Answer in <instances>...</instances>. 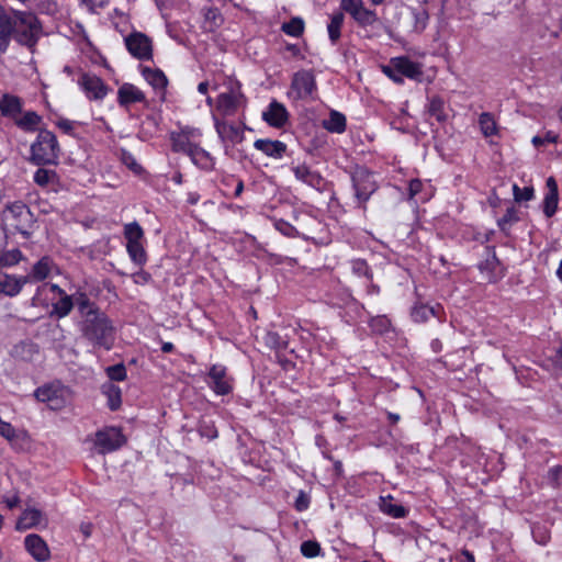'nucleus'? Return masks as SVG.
<instances>
[{
    "mask_svg": "<svg viewBox=\"0 0 562 562\" xmlns=\"http://www.w3.org/2000/svg\"><path fill=\"white\" fill-rule=\"evenodd\" d=\"M81 336L93 347L110 350L115 340V328L108 315L86 293L76 296Z\"/></svg>",
    "mask_w": 562,
    "mask_h": 562,
    "instance_id": "f257e3e1",
    "label": "nucleus"
},
{
    "mask_svg": "<svg viewBox=\"0 0 562 562\" xmlns=\"http://www.w3.org/2000/svg\"><path fill=\"white\" fill-rule=\"evenodd\" d=\"M24 101L19 95L2 93L0 95V113L10 119L14 125L25 132L35 133L42 124L43 117L35 111H23Z\"/></svg>",
    "mask_w": 562,
    "mask_h": 562,
    "instance_id": "f03ea898",
    "label": "nucleus"
},
{
    "mask_svg": "<svg viewBox=\"0 0 562 562\" xmlns=\"http://www.w3.org/2000/svg\"><path fill=\"white\" fill-rule=\"evenodd\" d=\"M36 132L37 136L30 148V162L35 166L57 165L60 147L56 135L40 127Z\"/></svg>",
    "mask_w": 562,
    "mask_h": 562,
    "instance_id": "7ed1b4c3",
    "label": "nucleus"
},
{
    "mask_svg": "<svg viewBox=\"0 0 562 562\" xmlns=\"http://www.w3.org/2000/svg\"><path fill=\"white\" fill-rule=\"evenodd\" d=\"M1 220L9 231L20 233L24 237H29L35 224L33 213L26 204L22 202H13L8 204L2 211Z\"/></svg>",
    "mask_w": 562,
    "mask_h": 562,
    "instance_id": "20e7f679",
    "label": "nucleus"
},
{
    "mask_svg": "<svg viewBox=\"0 0 562 562\" xmlns=\"http://www.w3.org/2000/svg\"><path fill=\"white\" fill-rule=\"evenodd\" d=\"M14 25L12 36L22 45L32 47L36 44L41 34V24L31 12L14 11Z\"/></svg>",
    "mask_w": 562,
    "mask_h": 562,
    "instance_id": "39448f33",
    "label": "nucleus"
},
{
    "mask_svg": "<svg viewBox=\"0 0 562 562\" xmlns=\"http://www.w3.org/2000/svg\"><path fill=\"white\" fill-rule=\"evenodd\" d=\"M35 397L46 403L53 411H59L66 407L72 398L71 390L60 383H50L38 387L35 391Z\"/></svg>",
    "mask_w": 562,
    "mask_h": 562,
    "instance_id": "423d86ee",
    "label": "nucleus"
},
{
    "mask_svg": "<svg viewBox=\"0 0 562 562\" xmlns=\"http://www.w3.org/2000/svg\"><path fill=\"white\" fill-rule=\"evenodd\" d=\"M340 9L348 13L360 27L372 26L379 21L374 10L368 9L363 0H340Z\"/></svg>",
    "mask_w": 562,
    "mask_h": 562,
    "instance_id": "0eeeda50",
    "label": "nucleus"
},
{
    "mask_svg": "<svg viewBox=\"0 0 562 562\" xmlns=\"http://www.w3.org/2000/svg\"><path fill=\"white\" fill-rule=\"evenodd\" d=\"M351 181L355 189V196L359 205L366 203L376 190L372 173L364 167L358 166L352 170Z\"/></svg>",
    "mask_w": 562,
    "mask_h": 562,
    "instance_id": "6e6552de",
    "label": "nucleus"
},
{
    "mask_svg": "<svg viewBox=\"0 0 562 562\" xmlns=\"http://www.w3.org/2000/svg\"><path fill=\"white\" fill-rule=\"evenodd\" d=\"M125 443V437L120 429L106 427L95 432L94 447L101 454L120 449Z\"/></svg>",
    "mask_w": 562,
    "mask_h": 562,
    "instance_id": "1a4fd4ad",
    "label": "nucleus"
},
{
    "mask_svg": "<svg viewBox=\"0 0 562 562\" xmlns=\"http://www.w3.org/2000/svg\"><path fill=\"white\" fill-rule=\"evenodd\" d=\"M315 90L316 80L313 71L303 69L293 75L289 94L295 100L307 99Z\"/></svg>",
    "mask_w": 562,
    "mask_h": 562,
    "instance_id": "9d476101",
    "label": "nucleus"
},
{
    "mask_svg": "<svg viewBox=\"0 0 562 562\" xmlns=\"http://www.w3.org/2000/svg\"><path fill=\"white\" fill-rule=\"evenodd\" d=\"M245 104L246 98L239 87H232L228 91L222 92L216 100V109L224 116L234 115Z\"/></svg>",
    "mask_w": 562,
    "mask_h": 562,
    "instance_id": "9b49d317",
    "label": "nucleus"
},
{
    "mask_svg": "<svg viewBox=\"0 0 562 562\" xmlns=\"http://www.w3.org/2000/svg\"><path fill=\"white\" fill-rule=\"evenodd\" d=\"M125 46L128 53L139 59V60H149L153 57V46L150 38L140 33L134 32L125 37Z\"/></svg>",
    "mask_w": 562,
    "mask_h": 562,
    "instance_id": "f8f14e48",
    "label": "nucleus"
},
{
    "mask_svg": "<svg viewBox=\"0 0 562 562\" xmlns=\"http://www.w3.org/2000/svg\"><path fill=\"white\" fill-rule=\"evenodd\" d=\"M207 383L217 395H227L233 390L232 382L227 376L226 368L221 364H213L211 367Z\"/></svg>",
    "mask_w": 562,
    "mask_h": 562,
    "instance_id": "ddd939ff",
    "label": "nucleus"
},
{
    "mask_svg": "<svg viewBox=\"0 0 562 562\" xmlns=\"http://www.w3.org/2000/svg\"><path fill=\"white\" fill-rule=\"evenodd\" d=\"M78 83L90 100H102L108 93V87L103 80L95 75L82 74Z\"/></svg>",
    "mask_w": 562,
    "mask_h": 562,
    "instance_id": "4468645a",
    "label": "nucleus"
},
{
    "mask_svg": "<svg viewBox=\"0 0 562 562\" xmlns=\"http://www.w3.org/2000/svg\"><path fill=\"white\" fill-rule=\"evenodd\" d=\"M57 269L54 260L49 256H43L30 269L29 273L22 276L26 283L41 282L50 277L52 272Z\"/></svg>",
    "mask_w": 562,
    "mask_h": 562,
    "instance_id": "2eb2a0df",
    "label": "nucleus"
},
{
    "mask_svg": "<svg viewBox=\"0 0 562 562\" xmlns=\"http://www.w3.org/2000/svg\"><path fill=\"white\" fill-rule=\"evenodd\" d=\"M262 120L276 128L283 127L289 121V112L284 104L272 100L262 112Z\"/></svg>",
    "mask_w": 562,
    "mask_h": 562,
    "instance_id": "dca6fc26",
    "label": "nucleus"
},
{
    "mask_svg": "<svg viewBox=\"0 0 562 562\" xmlns=\"http://www.w3.org/2000/svg\"><path fill=\"white\" fill-rule=\"evenodd\" d=\"M393 68L412 80L420 81L424 75L422 65L411 60L406 56L394 57L390 59Z\"/></svg>",
    "mask_w": 562,
    "mask_h": 562,
    "instance_id": "f3484780",
    "label": "nucleus"
},
{
    "mask_svg": "<svg viewBox=\"0 0 562 562\" xmlns=\"http://www.w3.org/2000/svg\"><path fill=\"white\" fill-rule=\"evenodd\" d=\"M24 546L33 559L38 562L47 561L50 557L47 543L36 533L27 535L24 539Z\"/></svg>",
    "mask_w": 562,
    "mask_h": 562,
    "instance_id": "a211bd4d",
    "label": "nucleus"
},
{
    "mask_svg": "<svg viewBox=\"0 0 562 562\" xmlns=\"http://www.w3.org/2000/svg\"><path fill=\"white\" fill-rule=\"evenodd\" d=\"M547 192L542 201V211L544 215L550 218L552 217L559 204V190L558 183L553 177H549L546 182Z\"/></svg>",
    "mask_w": 562,
    "mask_h": 562,
    "instance_id": "6ab92c4d",
    "label": "nucleus"
},
{
    "mask_svg": "<svg viewBox=\"0 0 562 562\" xmlns=\"http://www.w3.org/2000/svg\"><path fill=\"white\" fill-rule=\"evenodd\" d=\"M254 147L268 157L280 159L286 151V144L281 140L269 138H259L254 143Z\"/></svg>",
    "mask_w": 562,
    "mask_h": 562,
    "instance_id": "aec40b11",
    "label": "nucleus"
},
{
    "mask_svg": "<svg viewBox=\"0 0 562 562\" xmlns=\"http://www.w3.org/2000/svg\"><path fill=\"white\" fill-rule=\"evenodd\" d=\"M409 18L412 21V32L420 34L423 33L429 22V12L427 9V1L419 3L416 7H409Z\"/></svg>",
    "mask_w": 562,
    "mask_h": 562,
    "instance_id": "412c9836",
    "label": "nucleus"
},
{
    "mask_svg": "<svg viewBox=\"0 0 562 562\" xmlns=\"http://www.w3.org/2000/svg\"><path fill=\"white\" fill-rule=\"evenodd\" d=\"M25 285V279L22 276L8 274L0 272V293L14 297L21 293Z\"/></svg>",
    "mask_w": 562,
    "mask_h": 562,
    "instance_id": "4be33fe9",
    "label": "nucleus"
},
{
    "mask_svg": "<svg viewBox=\"0 0 562 562\" xmlns=\"http://www.w3.org/2000/svg\"><path fill=\"white\" fill-rule=\"evenodd\" d=\"M117 101L121 106L127 108L132 103L144 102L145 94L136 86L124 83L117 90Z\"/></svg>",
    "mask_w": 562,
    "mask_h": 562,
    "instance_id": "5701e85b",
    "label": "nucleus"
},
{
    "mask_svg": "<svg viewBox=\"0 0 562 562\" xmlns=\"http://www.w3.org/2000/svg\"><path fill=\"white\" fill-rule=\"evenodd\" d=\"M215 130L222 140L239 144L244 139L243 130L226 121H218L215 119Z\"/></svg>",
    "mask_w": 562,
    "mask_h": 562,
    "instance_id": "b1692460",
    "label": "nucleus"
},
{
    "mask_svg": "<svg viewBox=\"0 0 562 562\" xmlns=\"http://www.w3.org/2000/svg\"><path fill=\"white\" fill-rule=\"evenodd\" d=\"M34 182L44 189L57 191L59 187V177L53 169L38 168L33 176Z\"/></svg>",
    "mask_w": 562,
    "mask_h": 562,
    "instance_id": "393cba45",
    "label": "nucleus"
},
{
    "mask_svg": "<svg viewBox=\"0 0 562 562\" xmlns=\"http://www.w3.org/2000/svg\"><path fill=\"white\" fill-rule=\"evenodd\" d=\"M482 272L487 273L488 282H496L504 277L503 267L495 252L488 254L487 258L479 265Z\"/></svg>",
    "mask_w": 562,
    "mask_h": 562,
    "instance_id": "a878e982",
    "label": "nucleus"
},
{
    "mask_svg": "<svg viewBox=\"0 0 562 562\" xmlns=\"http://www.w3.org/2000/svg\"><path fill=\"white\" fill-rule=\"evenodd\" d=\"M292 171L295 176V178L313 188H319L323 184V178L322 176L312 170L308 166L305 164L297 165L292 167Z\"/></svg>",
    "mask_w": 562,
    "mask_h": 562,
    "instance_id": "bb28decb",
    "label": "nucleus"
},
{
    "mask_svg": "<svg viewBox=\"0 0 562 562\" xmlns=\"http://www.w3.org/2000/svg\"><path fill=\"white\" fill-rule=\"evenodd\" d=\"M191 161L200 169L211 171L215 167V159L209 151L200 147L198 144L189 154Z\"/></svg>",
    "mask_w": 562,
    "mask_h": 562,
    "instance_id": "cd10ccee",
    "label": "nucleus"
},
{
    "mask_svg": "<svg viewBox=\"0 0 562 562\" xmlns=\"http://www.w3.org/2000/svg\"><path fill=\"white\" fill-rule=\"evenodd\" d=\"M143 77L145 80L157 91L164 95L165 89L168 85V79L166 75L160 69H151L149 67H144L142 69Z\"/></svg>",
    "mask_w": 562,
    "mask_h": 562,
    "instance_id": "c85d7f7f",
    "label": "nucleus"
},
{
    "mask_svg": "<svg viewBox=\"0 0 562 562\" xmlns=\"http://www.w3.org/2000/svg\"><path fill=\"white\" fill-rule=\"evenodd\" d=\"M345 22L344 11H336L329 16L327 33L333 45L337 44L341 37V29Z\"/></svg>",
    "mask_w": 562,
    "mask_h": 562,
    "instance_id": "c756f323",
    "label": "nucleus"
},
{
    "mask_svg": "<svg viewBox=\"0 0 562 562\" xmlns=\"http://www.w3.org/2000/svg\"><path fill=\"white\" fill-rule=\"evenodd\" d=\"M171 149L175 153H182L189 156L192 149L195 147V143L188 138L187 134L171 132L170 133Z\"/></svg>",
    "mask_w": 562,
    "mask_h": 562,
    "instance_id": "7c9ffc66",
    "label": "nucleus"
},
{
    "mask_svg": "<svg viewBox=\"0 0 562 562\" xmlns=\"http://www.w3.org/2000/svg\"><path fill=\"white\" fill-rule=\"evenodd\" d=\"M322 125L330 133L341 134L346 131L347 120L342 113L331 110L329 117L324 120Z\"/></svg>",
    "mask_w": 562,
    "mask_h": 562,
    "instance_id": "2f4dec72",
    "label": "nucleus"
},
{
    "mask_svg": "<svg viewBox=\"0 0 562 562\" xmlns=\"http://www.w3.org/2000/svg\"><path fill=\"white\" fill-rule=\"evenodd\" d=\"M44 515L36 508L25 509L18 521L19 529H30L41 525L44 521Z\"/></svg>",
    "mask_w": 562,
    "mask_h": 562,
    "instance_id": "473e14b6",
    "label": "nucleus"
},
{
    "mask_svg": "<svg viewBox=\"0 0 562 562\" xmlns=\"http://www.w3.org/2000/svg\"><path fill=\"white\" fill-rule=\"evenodd\" d=\"M427 112L434 116L439 123H445L448 119L446 112V103L440 97H432L429 99Z\"/></svg>",
    "mask_w": 562,
    "mask_h": 562,
    "instance_id": "72a5a7b5",
    "label": "nucleus"
},
{
    "mask_svg": "<svg viewBox=\"0 0 562 562\" xmlns=\"http://www.w3.org/2000/svg\"><path fill=\"white\" fill-rule=\"evenodd\" d=\"M80 292L76 293L74 296L64 294L60 299L53 304L54 313L59 317H66L71 312L72 307L76 305V296Z\"/></svg>",
    "mask_w": 562,
    "mask_h": 562,
    "instance_id": "f704fd0d",
    "label": "nucleus"
},
{
    "mask_svg": "<svg viewBox=\"0 0 562 562\" xmlns=\"http://www.w3.org/2000/svg\"><path fill=\"white\" fill-rule=\"evenodd\" d=\"M380 508L393 518H404L407 515V509L401 504L393 503L392 496L382 498Z\"/></svg>",
    "mask_w": 562,
    "mask_h": 562,
    "instance_id": "c9c22d12",
    "label": "nucleus"
},
{
    "mask_svg": "<svg viewBox=\"0 0 562 562\" xmlns=\"http://www.w3.org/2000/svg\"><path fill=\"white\" fill-rule=\"evenodd\" d=\"M126 250L135 265L143 267L146 263L147 255L142 243L126 244Z\"/></svg>",
    "mask_w": 562,
    "mask_h": 562,
    "instance_id": "e433bc0d",
    "label": "nucleus"
},
{
    "mask_svg": "<svg viewBox=\"0 0 562 562\" xmlns=\"http://www.w3.org/2000/svg\"><path fill=\"white\" fill-rule=\"evenodd\" d=\"M124 237L126 239V244L142 243L144 231L137 222H132L125 224Z\"/></svg>",
    "mask_w": 562,
    "mask_h": 562,
    "instance_id": "4c0bfd02",
    "label": "nucleus"
},
{
    "mask_svg": "<svg viewBox=\"0 0 562 562\" xmlns=\"http://www.w3.org/2000/svg\"><path fill=\"white\" fill-rule=\"evenodd\" d=\"M103 393L108 396L109 407L111 411H115L121 405V390L119 386L109 383L102 386Z\"/></svg>",
    "mask_w": 562,
    "mask_h": 562,
    "instance_id": "58836bf2",
    "label": "nucleus"
},
{
    "mask_svg": "<svg viewBox=\"0 0 562 562\" xmlns=\"http://www.w3.org/2000/svg\"><path fill=\"white\" fill-rule=\"evenodd\" d=\"M281 30L290 36L300 37L304 32V21L296 16L282 24Z\"/></svg>",
    "mask_w": 562,
    "mask_h": 562,
    "instance_id": "ea45409f",
    "label": "nucleus"
},
{
    "mask_svg": "<svg viewBox=\"0 0 562 562\" xmlns=\"http://www.w3.org/2000/svg\"><path fill=\"white\" fill-rule=\"evenodd\" d=\"M412 318L416 323H424L429 319L430 316H435V308L424 304H416L412 308Z\"/></svg>",
    "mask_w": 562,
    "mask_h": 562,
    "instance_id": "a19ab883",
    "label": "nucleus"
},
{
    "mask_svg": "<svg viewBox=\"0 0 562 562\" xmlns=\"http://www.w3.org/2000/svg\"><path fill=\"white\" fill-rule=\"evenodd\" d=\"M22 258L23 255L18 248L3 251L0 254V268L14 266L20 262Z\"/></svg>",
    "mask_w": 562,
    "mask_h": 562,
    "instance_id": "79ce46f5",
    "label": "nucleus"
},
{
    "mask_svg": "<svg viewBox=\"0 0 562 562\" xmlns=\"http://www.w3.org/2000/svg\"><path fill=\"white\" fill-rule=\"evenodd\" d=\"M479 123L485 136H492L496 133V123L490 113H482Z\"/></svg>",
    "mask_w": 562,
    "mask_h": 562,
    "instance_id": "37998d69",
    "label": "nucleus"
},
{
    "mask_svg": "<svg viewBox=\"0 0 562 562\" xmlns=\"http://www.w3.org/2000/svg\"><path fill=\"white\" fill-rule=\"evenodd\" d=\"M265 342L268 347L277 350H282L288 347L286 340H284L278 333L269 331L265 336Z\"/></svg>",
    "mask_w": 562,
    "mask_h": 562,
    "instance_id": "c03bdc74",
    "label": "nucleus"
},
{
    "mask_svg": "<svg viewBox=\"0 0 562 562\" xmlns=\"http://www.w3.org/2000/svg\"><path fill=\"white\" fill-rule=\"evenodd\" d=\"M518 220L517 211L514 207H508L505 214L497 221V224L502 231H506Z\"/></svg>",
    "mask_w": 562,
    "mask_h": 562,
    "instance_id": "a18cd8bd",
    "label": "nucleus"
},
{
    "mask_svg": "<svg viewBox=\"0 0 562 562\" xmlns=\"http://www.w3.org/2000/svg\"><path fill=\"white\" fill-rule=\"evenodd\" d=\"M513 192H514L515 201H517V202L530 201L531 199H533V195H535V191H533L532 187L519 188L517 184H514Z\"/></svg>",
    "mask_w": 562,
    "mask_h": 562,
    "instance_id": "49530a36",
    "label": "nucleus"
},
{
    "mask_svg": "<svg viewBox=\"0 0 562 562\" xmlns=\"http://www.w3.org/2000/svg\"><path fill=\"white\" fill-rule=\"evenodd\" d=\"M370 327L372 328V330H374L379 334H383V333L387 331L389 328L391 327V322L386 316L379 315V316L373 317L370 321Z\"/></svg>",
    "mask_w": 562,
    "mask_h": 562,
    "instance_id": "de8ad7c7",
    "label": "nucleus"
},
{
    "mask_svg": "<svg viewBox=\"0 0 562 562\" xmlns=\"http://www.w3.org/2000/svg\"><path fill=\"white\" fill-rule=\"evenodd\" d=\"M301 552L305 558H315L321 553V546L316 541L307 540L302 542Z\"/></svg>",
    "mask_w": 562,
    "mask_h": 562,
    "instance_id": "09e8293b",
    "label": "nucleus"
},
{
    "mask_svg": "<svg viewBox=\"0 0 562 562\" xmlns=\"http://www.w3.org/2000/svg\"><path fill=\"white\" fill-rule=\"evenodd\" d=\"M106 374L111 381H124L126 379V369L123 363L106 368Z\"/></svg>",
    "mask_w": 562,
    "mask_h": 562,
    "instance_id": "8fccbe9b",
    "label": "nucleus"
},
{
    "mask_svg": "<svg viewBox=\"0 0 562 562\" xmlns=\"http://www.w3.org/2000/svg\"><path fill=\"white\" fill-rule=\"evenodd\" d=\"M122 161L128 169H131L135 173H142L143 167L136 161L135 157L131 153L123 150Z\"/></svg>",
    "mask_w": 562,
    "mask_h": 562,
    "instance_id": "3c124183",
    "label": "nucleus"
},
{
    "mask_svg": "<svg viewBox=\"0 0 562 562\" xmlns=\"http://www.w3.org/2000/svg\"><path fill=\"white\" fill-rule=\"evenodd\" d=\"M274 226L282 235L286 237H294L297 234L296 228L283 220L277 221Z\"/></svg>",
    "mask_w": 562,
    "mask_h": 562,
    "instance_id": "603ef678",
    "label": "nucleus"
},
{
    "mask_svg": "<svg viewBox=\"0 0 562 562\" xmlns=\"http://www.w3.org/2000/svg\"><path fill=\"white\" fill-rule=\"evenodd\" d=\"M382 71L395 83L402 85L404 82L402 74L393 68L391 60L387 65L382 66Z\"/></svg>",
    "mask_w": 562,
    "mask_h": 562,
    "instance_id": "864d4df0",
    "label": "nucleus"
},
{
    "mask_svg": "<svg viewBox=\"0 0 562 562\" xmlns=\"http://www.w3.org/2000/svg\"><path fill=\"white\" fill-rule=\"evenodd\" d=\"M351 269L357 276H364L367 278L371 277L370 268L364 260H353L351 262Z\"/></svg>",
    "mask_w": 562,
    "mask_h": 562,
    "instance_id": "5fc2aeb1",
    "label": "nucleus"
},
{
    "mask_svg": "<svg viewBox=\"0 0 562 562\" xmlns=\"http://www.w3.org/2000/svg\"><path fill=\"white\" fill-rule=\"evenodd\" d=\"M0 436L5 438L9 441H12L16 438V431L14 427L4 420L1 419L0 422Z\"/></svg>",
    "mask_w": 562,
    "mask_h": 562,
    "instance_id": "6e6d98bb",
    "label": "nucleus"
},
{
    "mask_svg": "<svg viewBox=\"0 0 562 562\" xmlns=\"http://www.w3.org/2000/svg\"><path fill=\"white\" fill-rule=\"evenodd\" d=\"M548 477H549L550 483L553 486H555V487L560 486L562 483V467L561 465L552 467L548 472Z\"/></svg>",
    "mask_w": 562,
    "mask_h": 562,
    "instance_id": "4d7b16f0",
    "label": "nucleus"
},
{
    "mask_svg": "<svg viewBox=\"0 0 562 562\" xmlns=\"http://www.w3.org/2000/svg\"><path fill=\"white\" fill-rule=\"evenodd\" d=\"M424 189V183L419 179H412L408 183V199L414 200Z\"/></svg>",
    "mask_w": 562,
    "mask_h": 562,
    "instance_id": "13d9d810",
    "label": "nucleus"
},
{
    "mask_svg": "<svg viewBox=\"0 0 562 562\" xmlns=\"http://www.w3.org/2000/svg\"><path fill=\"white\" fill-rule=\"evenodd\" d=\"M308 505H310L308 496L304 492L301 491L295 499V508L299 512H303V510L307 509Z\"/></svg>",
    "mask_w": 562,
    "mask_h": 562,
    "instance_id": "bf43d9fd",
    "label": "nucleus"
},
{
    "mask_svg": "<svg viewBox=\"0 0 562 562\" xmlns=\"http://www.w3.org/2000/svg\"><path fill=\"white\" fill-rule=\"evenodd\" d=\"M132 278L136 284H147L151 280V276L144 270L135 272Z\"/></svg>",
    "mask_w": 562,
    "mask_h": 562,
    "instance_id": "052dcab7",
    "label": "nucleus"
},
{
    "mask_svg": "<svg viewBox=\"0 0 562 562\" xmlns=\"http://www.w3.org/2000/svg\"><path fill=\"white\" fill-rule=\"evenodd\" d=\"M57 126L65 133L67 134H70L74 130V122L67 120V119H61L57 122Z\"/></svg>",
    "mask_w": 562,
    "mask_h": 562,
    "instance_id": "680f3d73",
    "label": "nucleus"
},
{
    "mask_svg": "<svg viewBox=\"0 0 562 562\" xmlns=\"http://www.w3.org/2000/svg\"><path fill=\"white\" fill-rule=\"evenodd\" d=\"M178 133H184L187 134L188 138H190V140L194 142V138L201 136V132L196 128H191V127H184V128H181V131H179Z\"/></svg>",
    "mask_w": 562,
    "mask_h": 562,
    "instance_id": "e2e57ef3",
    "label": "nucleus"
},
{
    "mask_svg": "<svg viewBox=\"0 0 562 562\" xmlns=\"http://www.w3.org/2000/svg\"><path fill=\"white\" fill-rule=\"evenodd\" d=\"M187 201L188 203L194 205L200 201V194L198 192H189Z\"/></svg>",
    "mask_w": 562,
    "mask_h": 562,
    "instance_id": "0e129e2a",
    "label": "nucleus"
},
{
    "mask_svg": "<svg viewBox=\"0 0 562 562\" xmlns=\"http://www.w3.org/2000/svg\"><path fill=\"white\" fill-rule=\"evenodd\" d=\"M20 503V498L18 496H12L5 499V504L9 508H14Z\"/></svg>",
    "mask_w": 562,
    "mask_h": 562,
    "instance_id": "69168bd1",
    "label": "nucleus"
},
{
    "mask_svg": "<svg viewBox=\"0 0 562 562\" xmlns=\"http://www.w3.org/2000/svg\"><path fill=\"white\" fill-rule=\"evenodd\" d=\"M92 526L90 524H82L80 526V530L83 533L85 538H89L91 535Z\"/></svg>",
    "mask_w": 562,
    "mask_h": 562,
    "instance_id": "338daca9",
    "label": "nucleus"
},
{
    "mask_svg": "<svg viewBox=\"0 0 562 562\" xmlns=\"http://www.w3.org/2000/svg\"><path fill=\"white\" fill-rule=\"evenodd\" d=\"M244 191V182L243 180L238 179L236 181V188H235V191H234V195L235 196H239Z\"/></svg>",
    "mask_w": 562,
    "mask_h": 562,
    "instance_id": "774afa93",
    "label": "nucleus"
}]
</instances>
